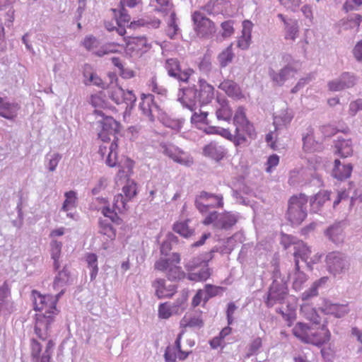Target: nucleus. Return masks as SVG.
Segmentation results:
<instances>
[{"mask_svg": "<svg viewBox=\"0 0 362 362\" xmlns=\"http://www.w3.org/2000/svg\"><path fill=\"white\" fill-rule=\"evenodd\" d=\"M214 98V88L204 78H199L197 84L180 88L177 93V100L184 107L194 112L191 117L193 124L205 123L207 112H195L198 107L209 104Z\"/></svg>", "mask_w": 362, "mask_h": 362, "instance_id": "nucleus-1", "label": "nucleus"}, {"mask_svg": "<svg viewBox=\"0 0 362 362\" xmlns=\"http://www.w3.org/2000/svg\"><path fill=\"white\" fill-rule=\"evenodd\" d=\"M273 281L270 285L264 303L268 308H272L276 304L285 303L288 296V288L286 281L281 277L279 267H275L273 271Z\"/></svg>", "mask_w": 362, "mask_h": 362, "instance_id": "nucleus-2", "label": "nucleus"}, {"mask_svg": "<svg viewBox=\"0 0 362 362\" xmlns=\"http://www.w3.org/2000/svg\"><path fill=\"white\" fill-rule=\"evenodd\" d=\"M63 293L64 291L62 290L54 297L51 295L42 296L36 291H33L35 309L42 312L39 315H41V318H44L46 320L47 327L53 322V316L58 314L56 304L59 298Z\"/></svg>", "mask_w": 362, "mask_h": 362, "instance_id": "nucleus-3", "label": "nucleus"}, {"mask_svg": "<svg viewBox=\"0 0 362 362\" xmlns=\"http://www.w3.org/2000/svg\"><path fill=\"white\" fill-rule=\"evenodd\" d=\"M308 197L304 194L293 195L288 202L287 219L293 225H300L308 215Z\"/></svg>", "mask_w": 362, "mask_h": 362, "instance_id": "nucleus-4", "label": "nucleus"}, {"mask_svg": "<svg viewBox=\"0 0 362 362\" xmlns=\"http://www.w3.org/2000/svg\"><path fill=\"white\" fill-rule=\"evenodd\" d=\"M180 262V256L178 253H173L168 258H160L154 264L156 269L166 272V276L171 281H177L183 279L186 274L182 268L176 264Z\"/></svg>", "mask_w": 362, "mask_h": 362, "instance_id": "nucleus-5", "label": "nucleus"}, {"mask_svg": "<svg viewBox=\"0 0 362 362\" xmlns=\"http://www.w3.org/2000/svg\"><path fill=\"white\" fill-rule=\"evenodd\" d=\"M233 124L235 127L233 136L238 138V136L243 137L244 141L239 144V146L245 145L247 142L246 136L250 138L255 136V130L252 123L247 119L244 108L239 107L233 117Z\"/></svg>", "mask_w": 362, "mask_h": 362, "instance_id": "nucleus-6", "label": "nucleus"}, {"mask_svg": "<svg viewBox=\"0 0 362 362\" xmlns=\"http://www.w3.org/2000/svg\"><path fill=\"white\" fill-rule=\"evenodd\" d=\"M94 113L100 117L97 122L98 127L100 129L98 134V137L105 142L110 140V136L116 139L115 134L119 132L121 127L119 122L112 117L105 116V113L100 110H95Z\"/></svg>", "mask_w": 362, "mask_h": 362, "instance_id": "nucleus-7", "label": "nucleus"}, {"mask_svg": "<svg viewBox=\"0 0 362 362\" xmlns=\"http://www.w3.org/2000/svg\"><path fill=\"white\" fill-rule=\"evenodd\" d=\"M223 199L221 194L202 191L196 196L194 205L200 213L204 214L211 208L222 207L223 206Z\"/></svg>", "mask_w": 362, "mask_h": 362, "instance_id": "nucleus-8", "label": "nucleus"}, {"mask_svg": "<svg viewBox=\"0 0 362 362\" xmlns=\"http://www.w3.org/2000/svg\"><path fill=\"white\" fill-rule=\"evenodd\" d=\"M238 221V216L231 213L220 214L217 211L211 212L202 221L204 225L212 224L218 229L228 230Z\"/></svg>", "mask_w": 362, "mask_h": 362, "instance_id": "nucleus-9", "label": "nucleus"}, {"mask_svg": "<svg viewBox=\"0 0 362 362\" xmlns=\"http://www.w3.org/2000/svg\"><path fill=\"white\" fill-rule=\"evenodd\" d=\"M137 194L136 184L133 180H127L122 187V194H117L114 198V207L119 213L127 210V202L131 201Z\"/></svg>", "mask_w": 362, "mask_h": 362, "instance_id": "nucleus-10", "label": "nucleus"}, {"mask_svg": "<svg viewBox=\"0 0 362 362\" xmlns=\"http://www.w3.org/2000/svg\"><path fill=\"white\" fill-rule=\"evenodd\" d=\"M325 260L328 271L334 276L344 273L349 268L347 257L339 252H329Z\"/></svg>", "mask_w": 362, "mask_h": 362, "instance_id": "nucleus-11", "label": "nucleus"}, {"mask_svg": "<svg viewBox=\"0 0 362 362\" xmlns=\"http://www.w3.org/2000/svg\"><path fill=\"white\" fill-rule=\"evenodd\" d=\"M194 29L199 37H209L216 33L215 24L209 18L204 16L200 11H196L192 14Z\"/></svg>", "mask_w": 362, "mask_h": 362, "instance_id": "nucleus-12", "label": "nucleus"}, {"mask_svg": "<svg viewBox=\"0 0 362 362\" xmlns=\"http://www.w3.org/2000/svg\"><path fill=\"white\" fill-rule=\"evenodd\" d=\"M165 67L170 76L176 78L179 81L187 82L189 77L194 74L192 69L188 68L182 70L180 62L176 58H170L166 60Z\"/></svg>", "mask_w": 362, "mask_h": 362, "instance_id": "nucleus-13", "label": "nucleus"}, {"mask_svg": "<svg viewBox=\"0 0 362 362\" xmlns=\"http://www.w3.org/2000/svg\"><path fill=\"white\" fill-rule=\"evenodd\" d=\"M356 76L350 72H344L340 76L329 81L328 86L330 90L339 91L353 87L356 83Z\"/></svg>", "mask_w": 362, "mask_h": 362, "instance_id": "nucleus-14", "label": "nucleus"}, {"mask_svg": "<svg viewBox=\"0 0 362 362\" xmlns=\"http://www.w3.org/2000/svg\"><path fill=\"white\" fill-rule=\"evenodd\" d=\"M330 339L331 332L327 328V322H325L319 330L312 332L310 329L306 343L320 347L327 343Z\"/></svg>", "mask_w": 362, "mask_h": 362, "instance_id": "nucleus-15", "label": "nucleus"}, {"mask_svg": "<svg viewBox=\"0 0 362 362\" xmlns=\"http://www.w3.org/2000/svg\"><path fill=\"white\" fill-rule=\"evenodd\" d=\"M151 48L145 37H139L132 39L127 44L126 52L132 57H139Z\"/></svg>", "mask_w": 362, "mask_h": 362, "instance_id": "nucleus-16", "label": "nucleus"}, {"mask_svg": "<svg viewBox=\"0 0 362 362\" xmlns=\"http://www.w3.org/2000/svg\"><path fill=\"white\" fill-rule=\"evenodd\" d=\"M139 108L142 113L146 115L149 120H154V114L159 112L160 107L155 102V98L151 94L142 95L141 102L139 104Z\"/></svg>", "mask_w": 362, "mask_h": 362, "instance_id": "nucleus-17", "label": "nucleus"}, {"mask_svg": "<svg viewBox=\"0 0 362 362\" xmlns=\"http://www.w3.org/2000/svg\"><path fill=\"white\" fill-rule=\"evenodd\" d=\"M277 17L284 24V38L286 40L295 41L296 39L298 37L299 34L300 26L298 25V21L293 18H286L285 16L281 13H279Z\"/></svg>", "mask_w": 362, "mask_h": 362, "instance_id": "nucleus-18", "label": "nucleus"}, {"mask_svg": "<svg viewBox=\"0 0 362 362\" xmlns=\"http://www.w3.org/2000/svg\"><path fill=\"white\" fill-rule=\"evenodd\" d=\"M296 71V68H294L291 64H288L282 68L278 73L273 69H270L269 74L273 82L276 85L281 86L286 80L294 76Z\"/></svg>", "mask_w": 362, "mask_h": 362, "instance_id": "nucleus-19", "label": "nucleus"}, {"mask_svg": "<svg viewBox=\"0 0 362 362\" xmlns=\"http://www.w3.org/2000/svg\"><path fill=\"white\" fill-rule=\"evenodd\" d=\"M227 153L224 146L216 141H211L203 148V155L216 161L222 160Z\"/></svg>", "mask_w": 362, "mask_h": 362, "instance_id": "nucleus-20", "label": "nucleus"}, {"mask_svg": "<svg viewBox=\"0 0 362 362\" xmlns=\"http://www.w3.org/2000/svg\"><path fill=\"white\" fill-rule=\"evenodd\" d=\"M156 289V295L158 298H170L177 291V286L175 284H166V281L163 279H156L153 284Z\"/></svg>", "mask_w": 362, "mask_h": 362, "instance_id": "nucleus-21", "label": "nucleus"}, {"mask_svg": "<svg viewBox=\"0 0 362 362\" xmlns=\"http://www.w3.org/2000/svg\"><path fill=\"white\" fill-rule=\"evenodd\" d=\"M321 310L325 315H332L335 317L341 318L349 313V309L346 305L332 303L329 300H326Z\"/></svg>", "mask_w": 362, "mask_h": 362, "instance_id": "nucleus-22", "label": "nucleus"}, {"mask_svg": "<svg viewBox=\"0 0 362 362\" xmlns=\"http://www.w3.org/2000/svg\"><path fill=\"white\" fill-rule=\"evenodd\" d=\"M352 170L353 166L351 163H341L339 160L336 159L332 175L338 180L342 181L351 176Z\"/></svg>", "mask_w": 362, "mask_h": 362, "instance_id": "nucleus-23", "label": "nucleus"}, {"mask_svg": "<svg viewBox=\"0 0 362 362\" xmlns=\"http://www.w3.org/2000/svg\"><path fill=\"white\" fill-rule=\"evenodd\" d=\"M218 88L234 99H240L243 97L240 86L232 80L223 81L219 84Z\"/></svg>", "mask_w": 362, "mask_h": 362, "instance_id": "nucleus-24", "label": "nucleus"}, {"mask_svg": "<svg viewBox=\"0 0 362 362\" xmlns=\"http://www.w3.org/2000/svg\"><path fill=\"white\" fill-rule=\"evenodd\" d=\"M109 76L111 78L110 83L107 86L106 89H108V95L109 97L114 101L116 104L119 105L123 103V96H124V90L122 88L117 86L115 83H113L112 80H117L116 76L114 74H110Z\"/></svg>", "mask_w": 362, "mask_h": 362, "instance_id": "nucleus-25", "label": "nucleus"}, {"mask_svg": "<svg viewBox=\"0 0 362 362\" xmlns=\"http://www.w3.org/2000/svg\"><path fill=\"white\" fill-rule=\"evenodd\" d=\"M19 105L17 103H10L0 98V115L8 119H13L17 115Z\"/></svg>", "mask_w": 362, "mask_h": 362, "instance_id": "nucleus-26", "label": "nucleus"}, {"mask_svg": "<svg viewBox=\"0 0 362 362\" xmlns=\"http://www.w3.org/2000/svg\"><path fill=\"white\" fill-rule=\"evenodd\" d=\"M343 227L341 223H337L329 227L326 235L334 243H341L344 240Z\"/></svg>", "mask_w": 362, "mask_h": 362, "instance_id": "nucleus-27", "label": "nucleus"}, {"mask_svg": "<svg viewBox=\"0 0 362 362\" xmlns=\"http://www.w3.org/2000/svg\"><path fill=\"white\" fill-rule=\"evenodd\" d=\"M211 276V271L209 266H205L197 270L189 272L187 279L192 281H204Z\"/></svg>", "mask_w": 362, "mask_h": 362, "instance_id": "nucleus-28", "label": "nucleus"}, {"mask_svg": "<svg viewBox=\"0 0 362 362\" xmlns=\"http://www.w3.org/2000/svg\"><path fill=\"white\" fill-rule=\"evenodd\" d=\"M294 249L293 255L295 261L298 260V258L300 257L303 261L305 262L307 266L311 269V262H308V259L311 253L310 248L301 242L298 243L296 246H294Z\"/></svg>", "mask_w": 362, "mask_h": 362, "instance_id": "nucleus-29", "label": "nucleus"}, {"mask_svg": "<svg viewBox=\"0 0 362 362\" xmlns=\"http://www.w3.org/2000/svg\"><path fill=\"white\" fill-rule=\"evenodd\" d=\"M335 146L341 157L346 158L352 155L353 148L351 139H338Z\"/></svg>", "mask_w": 362, "mask_h": 362, "instance_id": "nucleus-30", "label": "nucleus"}, {"mask_svg": "<svg viewBox=\"0 0 362 362\" xmlns=\"http://www.w3.org/2000/svg\"><path fill=\"white\" fill-rule=\"evenodd\" d=\"M327 280V277L321 278L320 279L315 281L310 288L308 290L305 291L301 294V300L303 301L308 300L313 297H315L318 295V288L322 284H325Z\"/></svg>", "mask_w": 362, "mask_h": 362, "instance_id": "nucleus-31", "label": "nucleus"}, {"mask_svg": "<svg viewBox=\"0 0 362 362\" xmlns=\"http://www.w3.org/2000/svg\"><path fill=\"white\" fill-rule=\"evenodd\" d=\"M308 280L307 275L299 270L298 260H296L295 272L293 274V288L300 291Z\"/></svg>", "mask_w": 362, "mask_h": 362, "instance_id": "nucleus-32", "label": "nucleus"}, {"mask_svg": "<svg viewBox=\"0 0 362 362\" xmlns=\"http://www.w3.org/2000/svg\"><path fill=\"white\" fill-rule=\"evenodd\" d=\"M330 198V192L329 191H320L310 199V205L315 212L324 205L326 201Z\"/></svg>", "mask_w": 362, "mask_h": 362, "instance_id": "nucleus-33", "label": "nucleus"}, {"mask_svg": "<svg viewBox=\"0 0 362 362\" xmlns=\"http://www.w3.org/2000/svg\"><path fill=\"white\" fill-rule=\"evenodd\" d=\"M209 259L204 255L192 258L185 264V269L188 272H192L208 265Z\"/></svg>", "mask_w": 362, "mask_h": 362, "instance_id": "nucleus-34", "label": "nucleus"}, {"mask_svg": "<svg viewBox=\"0 0 362 362\" xmlns=\"http://www.w3.org/2000/svg\"><path fill=\"white\" fill-rule=\"evenodd\" d=\"M70 279V272L67 267L65 266L62 270L59 271L55 276L53 287L54 289H59L66 286Z\"/></svg>", "mask_w": 362, "mask_h": 362, "instance_id": "nucleus-35", "label": "nucleus"}, {"mask_svg": "<svg viewBox=\"0 0 362 362\" xmlns=\"http://www.w3.org/2000/svg\"><path fill=\"white\" fill-rule=\"evenodd\" d=\"M310 331V327L305 323L298 322L294 327L293 328V334L302 341L306 343Z\"/></svg>", "mask_w": 362, "mask_h": 362, "instance_id": "nucleus-36", "label": "nucleus"}, {"mask_svg": "<svg viewBox=\"0 0 362 362\" xmlns=\"http://www.w3.org/2000/svg\"><path fill=\"white\" fill-rule=\"evenodd\" d=\"M204 320L201 317V314L193 316H185L181 320V325L185 327L198 328L200 329L204 326Z\"/></svg>", "mask_w": 362, "mask_h": 362, "instance_id": "nucleus-37", "label": "nucleus"}, {"mask_svg": "<svg viewBox=\"0 0 362 362\" xmlns=\"http://www.w3.org/2000/svg\"><path fill=\"white\" fill-rule=\"evenodd\" d=\"M189 222V219H187L185 221L175 223L173 225V230L185 238L192 236L194 234V230L189 228L188 225Z\"/></svg>", "mask_w": 362, "mask_h": 362, "instance_id": "nucleus-38", "label": "nucleus"}, {"mask_svg": "<svg viewBox=\"0 0 362 362\" xmlns=\"http://www.w3.org/2000/svg\"><path fill=\"white\" fill-rule=\"evenodd\" d=\"M112 11L114 13L116 23L127 25L130 22V15L124 6L119 4L118 8H112Z\"/></svg>", "mask_w": 362, "mask_h": 362, "instance_id": "nucleus-39", "label": "nucleus"}, {"mask_svg": "<svg viewBox=\"0 0 362 362\" xmlns=\"http://www.w3.org/2000/svg\"><path fill=\"white\" fill-rule=\"evenodd\" d=\"M247 25H249L248 21L243 22V29L242 31V35L239 37L238 40V47L242 49H247L250 44V28L247 27Z\"/></svg>", "mask_w": 362, "mask_h": 362, "instance_id": "nucleus-40", "label": "nucleus"}, {"mask_svg": "<svg viewBox=\"0 0 362 362\" xmlns=\"http://www.w3.org/2000/svg\"><path fill=\"white\" fill-rule=\"evenodd\" d=\"M293 117V115L292 112L288 110H281L279 115H275L274 117V124L275 125L276 129H277L279 126H286L288 124L291 122Z\"/></svg>", "mask_w": 362, "mask_h": 362, "instance_id": "nucleus-41", "label": "nucleus"}, {"mask_svg": "<svg viewBox=\"0 0 362 362\" xmlns=\"http://www.w3.org/2000/svg\"><path fill=\"white\" fill-rule=\"evenodd\" d=\"M234 56L235 54L233 52L232 45H230L223 50L218 56L220 66L222 68L227 66L232 62Z\"/></svg>", "mask_w": 362, "mask_h": 362, "instance_id": "nucleus-42", "label": "nucleus"}, {"mask_svg": "<svg viewBox=\"0 0 362 362\" xmlns=\"http://www.w3.org/2000/svg\"><path fill=\"white\" fill-rule=\"evenodd\" d=\"M64 196L66 197L61 210L65 212H68L70 209H74L76 206L77 202V194L74 191H69L65 192Z\"/></svg>", "mask_w": 362, "mask_h": 362, "instance_id": "nucleus-43", "label": "nucleus"}, {"mask_svg": "<svg viewBox=\"0 0 362 362\" xmlns=\"http://www.w3.org/2000/svg\"><path fill=\"white\" fill-rule=\"evenodd\" d=\"M220 107L217 108L216 114L218 119L228 121L231 118L232 110L226 100L219 101Z\"/></svg>", "mask_w": 362, "mask_h": 362, "instance_id": "nucleus-44", "label": "nucleus"}, {"mask_svg": "<svg viewBox=\"0 0 362 362\" xmlns=\"http://www.w3.org/2000/svg\"><path fill=\"white\" fill-rule=\"evenodd\" d=\"M86 260L88 267L90 269V281H93L95 279L98 272V257L94 253H88L86 255Z\"/></svg>", "mask_w": 362, "mask_h": 362, "instance_id": "nucleus-45", "label": "nucleus"}, {"mask_svg": "<svg viewBox=\"0 0 362 362\" xmlns=\"http://www.w3.org/2000/svg\"><path fill=\"white\" fill-rule=\"evenodd\" d=\"M204 288V302H207L211 298L222 294L226 290L224 287L216 286L211 284H206Z\"/></svg>", "mask_w": 362, "mask_h": 362, "instance_id": "nucleus-46", "label": "nucleus"}, {"mask_svg": "<svg viewBox=\"0 0 362 362\" xmlns=\"http://www.w3.org/2000/svg\"><path fill=\"white\" fill-rule=\"evenodd\" d=\"M262 346V339L261 337H257L252 339L248 345V349L245 354V358H249L253 355H257Z\"/></svg>", "mask_w": 362, "mask_h": 362, "instance_id": "nucleus-47", "label": "nucleus"}, {"mask_svg": "<svg viewBox=\"0 0 362 362\" xmlns=\"http://www.w3.org/2000/svg\"><path fill=\"white\" fill-rule=\"evenodd\" d=\"M197 65L202 73L208 74L212 69L211 55L207 53L205 54L202 57L199 59Z\"/></svg>", "mask_w": 362, "mask_h": 362, "instance_id": "nucleus-48", "label": "nucleus"}, {"mask_svg": "<svg viewBox=\"0 0 362 362\" xmlns=\"http://www.w3.org/2000/svg\"><path fill=\"white\" fill-rule=\"evenodd\" d=\"M215 132L224 137L225 139L232 141L236 147L239 146V144L244 141L243 138L240 136V135L238 136V138L234 137L233 134L230 132L228 129L218 128L216 129Z\"/></svg>", "mask_w": 362, "mask_h": 362, "instance_id": "nucleus-49", "label": "nucleus"}, {"mask_svg": "<svg viewBox=\"0 0 362 362\" xmlns=\"http://www.w3.org/2000/svg\"><path fill=\"white\" fill-rule=\"evenodd\" d=\"M173 315H177V310L171 308V304L161 303L158 308V315L160 318L168 319Z\"/></svg>", "mask_w": 362, "mask_h": 362, "instance_id": "nucleus-50", "label": "nucleus"}, {"mask_svg": "<svg viewBox=\"0 0 362 362\" xmlns=\"http://www.w3.org/2000/svg\"><path fill=\"white\" fill-rule=\"evenodd\" d=\"M160 21L158 18L153 20L141 19L137 21L131 22L129 28H135L136 25L147 26L148 28H157L160 26Z\"/></svg>", "mask_w": 362, "mask_h": 362, "instance_id": "nucleus-51", "label": "nucleus"}, {"mask_svg": "<svg viewBox=\"0 0 362 362\" xmlns=\"http://www.w3.org/2000/svg\"><path fill=\"white\" fill-rule=\"evenodd\" d=\"M50 325L46 327V320L41 318L40 315H37L36 325L35 326V332L42 339H45L46 336L42 333V329L47 330Z\"/></svg>", "mask_w": 362, "mask_h": 362, "instance_id": "nucleus-52", "label": "nucleus"}, {"mask_svg": "<svg viewBox=\"0 0 362 362\" xmlns=\"http://www.w3.org/2000/svg\"><path fill=\"white\" fill-rule=\"evenodd\" d=\"M178 30V25L176 23V15L175 13L172 11H170V19L168 21V26L167 30L168 35L170 38H173V37L177 34Z\"/></svg>", "mask_w": 362, "mask_h": 362, "instance_id": "nucleus-53", "label": "nucleus"}, {"mask_svg": "<svg viewBox=\"0 0 362 362\" xmlns=\"http://www.w3.org/2000/svg\"><path fill=\"white\" fill-rule=\"evenodd\" d=\"M100 233L107 235L108 238L110 240H114L116 237L115 230L113 229L112 226L107 223H105L103 221L100 222Z\"/></svg>", "mask_w": 362, "mask_h": 362, "instance_id": "nucleus-54", "label": "nucleus"}, {"mask_svg": "<svg viewBox=\"0 0 362 362\" xmlns=\"http://www.w3.org/2000/svg\"><path fill=\"white\" fill-rule=\"evenodd\" d=\"M123 103L127 104V108L132 109L135 105L136 97L132 90H124Z\"/></svg>", "mask_w": 362, "mask_h": 362, "instance_id": "nucleus-55", "label": "nucleus"}, {"mask_svg": "<svg viewBox=\"0 0 362 362\" xmlns=\"http://www.w3.org/2000/svg\"><path fill=\"white\" fill-rule=\"evenodd\" d=\"M163 153L170 158L173 159L177 154H183V151L173 145H165L163 146Z\"/></svg>", "mask_w": 362, "mask_h": 362, "instance_id": "nucleus-56", "label": "nucleus"}, {"mask_svg": "<svg viewBox=\"0 0 362 362\" xmlns=\"http://www.w3.org/2000/svg\"><path fill=\"white\" fill-rule=\"evenodd\" d=\"M102 213L105 216L109 218L112 222L117 224L120 223L121 219L117 216V212L111 209L109 206L103 207L102 209Z\"/></svg>", "mask_w": 362, "mask_h": 362, "instance_id": "nucleus-57", "label": "nucleus"}, {"mask_svg": "<svg viewBox=\"0 0 362 362\" xmlns=\"http://www.w3.org/2000/svg\"><path fill=\"white\" fill-rule=\"evenodd\" d=\"M50 245L52 259L59 258L61 255L62 243L57 240H52L50 243Z\"/></svg>", "mask_w": 362, "mask_h": 362, "instance_id": "nucleus-58", "label": "nucleus"}, {"mask_svg": "<svg viewBox=\"0 0 362 362\" xmlns=\"http://www.w3.org/2000/svg\"><path fill=\"white\" fill-rule=\"evenodd\" d=\"M42 351V346L35 339L31 340V356L34 360L38 361L40 360V354Z\"/></svg>", "mask_w": 362, "mask_h": 362, "instance_id": "nucleus-59", "label": "nucleus"}, {"mask_svg": "<svg viewBox=\"0 0 362 362\" xmlns=\"http://www.w3.org/2000/svg\"><path fill=\"white\" fill-rule=\"evenodd\" d=\"M221 25L223 30V33L221 35L223 37H228L234 33L233 21H225L223 22Z\"/></svg>", "mask_w": 362, "mask_h": 362, "instance_id": "nucleus-60", "label": "nucleus"}, {"mask_svg": "<svg viewBox=\"0 0 362 362\" xmlns=\"http://www.w3.org/2000/svg\"><path fill=\"white\" fill-rule=\"evenodd\" d=\"M164 358L165 362H176L177 355L175 349L173 346H167L164 354Z\"/></svg>", "mask_w": 362, "mask_h": 362, "instance_id": "nucleus-61", "label": "nucleus"}, {"mask_svg": "<svg viewBox=\"0 0 362 362\" xmlns=\"http://www.w3.org/2000/svg\"><path fill=\"white\" fill-rule=\"evenodd\" d=\"M61 158L62 156L59 153H54L51 156L47 164V168L50 172H53L56 170Z\"/></svg>", "mask_w": 362, "mask_h": 362, "instance_id": "nucleus-62", "label": "nucleus"}, {"mask_svg": "<svg viewBox=\"0 0 362 362\" xmlns=\"http://www.w3.org/2000/svg\"><path fill=\"white\" fill-rule=\"evenodd\" d=\"M279 157L277 155L273 154V155L270 156L268 158L267 163H266V165H267L266 171L267 173L272 172V168L276 167L279 164Z\"/></svg>", "mask_w": 362, "mask_h": 362, "instance_id": "nucleus-63", "label": "nucleus"}, {"mask_svg": "<svg viewBox=\"0 0 362 362\" xmlns=\"http://www.w3.org/2000/svg\"><path fill=\"white\" fill-rule=\"evenodd\" d=\"M82 43L88 50H91L97 46L98 40L93 35H89L84 38Z\"/></svg>", "mask_w": 362, "mask_h": 362, "instance_id": "nucleus-64", "label": "nucleus"}]
</instances>
